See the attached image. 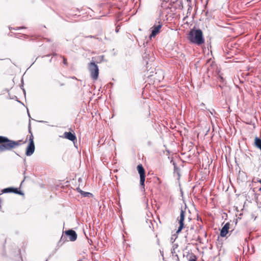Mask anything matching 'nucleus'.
<instances>
[{
  "label": "nucleus",
  "mask_w": 261,
  "mask_h": 261,
  "mask_svg": "<svg viewBox=\"0 0 261 261\" xmlns=\"http://www.w3.org/2000/svg\"><path fill=\"white\" fill-rule=\"evenodd\" d=\"M20 141H14L8 138L0 136V151H4L14 148L20 145Z\"/></svg>",
  "instance_id": "nucleus-1"
},
{
  "label": "nucleus",
  "mask_w": 261,
  "mask_h": 261,
  "mask_svg": "<svg viewBox=\"0 0 261 261\" xmlns=\"http://www.w3.org/2000/svg\"><path fill=\"white\" fill-rule=\"evenodd\" d=\"M187 38L191 42L198 45L204 42L202 34H188Z\"/></svg>",
  "instance_id": "nucleus-2"
},
{
  "label": "nucleus",
  "mask_w": 261,
  "mask_h": 261,
  "mask_svg": "<svg viewBox=\"0 0 261 261\" xmlns=\"http://www.w3.org/2000/svg\"><path fill=\"white\" fill-rule=\"evenodd\" d=\"M88 70L92 79L94 80H97L99 75V69L98 66L94 62H91L88 64Z\"/></svg>",
  "instance_id": "nucleus-3"
},
{
  "label": "nucleus",
  "mask_w": 261,
  "mask_h": 261,
  "mask_svg": "<svg viewBox=\"0 0 261 261\" xmlns=\"http://www.w3.org/2000/svg\"><path fill=\"white\" fill-rule=\"evenodd\" d=\"M137 170L139 174H140V185L142 187L144 190V182L145 179V170L141 164H139L137 166Z\"/></svg>",
  "instance_id": "nucleus-4"
},
{
  "label": "nucleus",
  "mask_w": 261,
  "mask_h": 261,
  "mask_svg": "<svg viewBox=\"0 0 261 261\" xmlns=\"http://www.w3.org/2000/svg\"><path fill=\"white\" fill-rule=\"evenodd\" d=\"M185 212L182 210H181L180 216L177 219V220L178 221V223L179 224V226L178 227V228L176 231L177 233H179L184 227V221L185 220Z\"/></svg>",
  "instance_id": "nucleus-5"
},
{
  "label": "nucleus",
  "mask_w": 261,
  "mask_h": 261,
  "mask_svg": "<svg viewBox=\"0 0 261 261\" xmlns=\"http://www.w3.org/2000/svg\"><path fill=\"white\" fill-rule=\"evenodd\" d=\"M61 137L67 139L70 141H72L74 143L75 141L76 140V137L74 134H72L71 132H65L62 136Z\"/></svg>",
  "instance_id": "nucleus-6"
},
{
  "label": "nucleus",
  "mask_w": 261,
  "mask_h": 261,
  "mask_svg": "<svg viewBox=\"0 0 261 261\" xmlns=\"http://www.w3.org/2000/svg\"><path fill=\"white\" fill-rule=\"evenodd\" d=\"M65 234L69 237V240L71 241H74L77 238V234L75 231L73 230H68L65 231Z\"/></svg>",
  "instance_id": "nucleus-7"
},
{
  "label": "nucleus",
  "mask_w": 261,
  "mask_h": 261,
  "mask_svg": "<svg viewBox=\"0 0 261 261\" xmlns=\"http://www.w3.org/2000/svg\"><path fill=\"white\" fill-rule=\"evenodd\" d=\"M162 26V24L160 21L156 22L154 25L150 29L151 33H159V31L161 28Z\"/></svg>",
  "instance_id": "nucleus-8"
},
{
  "label": "nucleus",
  "mask_w": 261,
  "mask_h": 261,
  "mask_svg": "<svg viewBox=\"0 0 261 261\" xmlns=\"http://www.w3.org/2000/svg\"><path fill=\"white\" fill-rule=\"evenodd\" d=\"M229 223H226L224 226L222 227V228L220 232V236L222 237H224L226 236L228 232V229L229 228Z\"/></svg>",
  "instance_id": "nucleus-9"
},
{
  "label": "nucleus",
  "mask_w": 261,
  "mask_h": 261,
  "mask_svg": "<svg viewBox=\"0 0 261 261\" xmlns=\"http://www.w3.org/2000/svg\"><path fill=\"white\" fill-rule=\"evenodd\" d=\"M35 150V145L34 144H29L27 148L25 154L27 156L31 155L34 152Z\"/></svg>",
  "instance_id": "nucleus-10"
},
{
  "label": "nucleus",
  "mask_w": 261,
  "mask_h": 261,
  "mask_svg": "<svg viewBox=\"0 0 261 261\" xmlns=\"http://www.w3.org/2000/svg\"><path fill=\"white\" fill-rule=\"evenodd\" d=\"M76 190L77 192L81 193V195H82L84 197H87L89 196V195H92V194H91L90 193L84 192L82 190H81L80 188H77Z\"/></svg>",
  "instance_id": "nucleus-11"
},
{
  "label": "nucleus",
  "mask_w": 261,
  "mask_h": 261,
  "mask_svg": "<svg viewBox=\"0 0 261 261\" xmlns=\"http://www.w3.org/2000/svg\"><path fill=\"white\" fill-rule=\"evenodd\" d=\"M255 145L261 150V139L256 137L255 138Z\"/></svg>",
  "instance_id": "nucleus-12"
},
{
  "label": "nucleus",
  "mask_w": 261,
  "mask_h": 261,
  "mask_svg": "<svg viewBox=\"0 0 261 261\" xmlns=\"http://www.w3.org/2000/svg\"><path fill=\"white\" fill-rule=\"evenodd\" d=\"M29 144H34L33 141V136L32 134H31L29 137Z\"/></svg>",
  "instance_id": "nucleus-13"
},
{
  "label": "nucleus",
  "mask_w": 261,
  "mask_h": 261,
  "mask_svg": "<svg viewBox=\"0 0 261 261\" xmlns=\"http://www.w3.org/2000/svg\"><path fill=\"white\" fill-rule=\"evenodd\" d=\"M12 189L11 188H6V189H4L3 190V193H7V192H11L12 191Z\"/></svg>",
  "instance_id": "nucleus-14"
},
{
  "label": "nucleus",
  "mask_w": 261,
  "mask_h": 261,
  "mask_svg": "<svg viewBox=\"0 0 261 261\" xmlns=\"http://www.w3.org/2000/svg\"><path fill=\"white\" fill-rule=\"evenodd\" d=\"M156 34H150L149 36V39H151L152 38H154Z\"/></svg>",
  "instance_id": "nucleus-15"
},
{
  "label": "nucleus",
  "mask_w": 261,
  "mask_h": 261,
  "mask_svg": "<svg viewBox=\"0 0 261 261\" xmlns=\"http://www.w3.org/2000/svg\"><path fill=\"white\" fill-rule=\"evenodd\" d=\"M232 29L230 28H227L226 30L224 31L225 32H230V31H231Z\"/></svg>",
  "instance_id": "nucleus-16"
},
{
  "label": "nucleus",
  "mask_w": 261,
  "mask_h": 261,
  "mask_svg": "<svg viewBox=\"0 0 261 261\" xmlns=\"http://www.w3.org/2000/svg\"><path fill=\"white\" fill-rule=\"evenodd\" d=\"M63 63L65 64V65H67V60L65 58H63Z\"/></svg>",
  "instance_id": "nucleus-17"
},
{
  "label": "nucleus",
  "mask_w": 261,
  "mask_h": 261,
  "mask_svg": "<svg viewBox=\"0 0 261 261\" xmlns=\"http://www.w3.org/2000/svg\"><path fill=\"white\" fill-rule=\"evenodd\" d=\"M194 33H202V32L200 30H197Z\"/></svg>",
  "instance_id": "nucleus-18"
},
{
  "label": "nucleus",
  "mask_w": 261,
  "mask_h": 261,
  "mask_svg": "<svg viewBox=\"0 0 261 261\" xmlns=\"http://www.w3.org/2000/svg\"><path fill=\"white\" fill-rule=\"evenodd\" d=\"M119 29H119V28H118V27H117L116 28V33H118V32L119 31Z\"/></svg>",
  "instance_id": "nucleus-19"
},
{
  "label": "nucleus",
  "mask_w": 261,
  "mask_h": 261,
  "mask_svg": "<svg viewBox=\"0 0 261 261\" xmlns=\"http://www.w3.org/2000/svg\"><path fill=\"white\" fill-rule=\"evenodd\" d=\"M189 261H196V259L194 258H190Z\"/></svg>",
  "instance_id": "nucleus-20"
},
{
  "label": "nucleus",
  "mask_w": 261,
  "mask_h": 261,
  "mask_svg": "<svg viewBox=\"0 0 261 261\" xmlns=\"http://www.w3.org/2000/svg\"><path fill=\"white\" fill-rule=\"evenodd\" d=\"M258 181L261 184V179L259 180ZM259 191H261V187L259 189Z\"/></svg>",
  "instance_id": "nucleus-21"
},
{
  "label": "nucleus",
  "mask_w": 261,
  "mask_h": 261,
  "mask_svg": "<svg viewBox=\"0 0 261 261\" xmlns=\"http://www.w3.org/2000/svg\"><path fill=\"white\" fill-rule=\"evenodd\" d=\"M171 240L172 242H173L174 241V239H173V238H171Z\"/></svg>",
  "instance_id": "nucleus-22"
},
{
  "label": "nucleus",
  "mask_w": 261,
  "mask_h": 261,
  "mask_svg": "<svg viewBox=\"0 0 261 261\" xmlns=\"http://www.w3.org/2000/svg\"><path fill=\"white\" fill-rule=\"evenodd\" d=\"M189 33H194V32H193V31H192V30H191V31H189Z\"/></svg>",
  "instance_id": "nucleus-23"
},
{
  "label": "nucleus",
  "mask_w": 261,
  "mask_h": 261,
  "mask_svg": "<svg viewBox=\"0 0 261 261\" xmlns=\"http://www.w3.org/2000/svg\"><path fill=\"white\" fill-rule=\"evenodd\" d=\"M188 2H190L191 0H187Z\"/></svg>",
  "instance_id": "nucleus-24"
},
{
  "label": "nucleus",
  "mask_w": 261,
  "mask_h": 261,
  "mask_svg": "<svg viewBox=\"0 0 261 261\" xmlns=\"http://www.w3.org/2000/svg\"><path fill=\"white\" fill-rule=\"evenodd\" d=\"M78 261H81V260H78Z\"/></svg>",
  "instance_id": "nucleus-25"
}]
</instances>
